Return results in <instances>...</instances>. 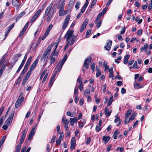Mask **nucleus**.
<instances>
[{
	"label": "nucleus",
	"mask_w": 152,
	"mask_h": 152,
	"mask_svg": "<svg viewBox=\"0 0 152 152\" xmlns=\"http://www.w3.org/2000/svg\"><path fill=\"white\" fill-rule=\"evenodd\" d=\"M52 7V5L51 4H50V6L47 7L45 12V16H47L50 13H52L51 12H50Z\"/></svg>",
	"instance_id": "obj_14"
},
{
	"label": "nucleus",
	"mask_w": 152,
	"mask_h": 152,
	"mask_svg": "<svg viewBox=\"0 0 152 152\" xmlns=\"http://www.w3.org/2000/svg\"><path fill=\"white\" fill-rule=\"evenodd\" d=\"M136 114L135 113H133L131 117L130 118V120H133L135 118Z\"/></svg>",
	"instance_id": "obj_47"
},
{
	"label": "nucleus",
	"mask_w": 152,
	"mask_h": 152,
	"mask_svg": "<svg viewBox=\"0 0 152 152\" xmlns=\"http://www.w3.org/2000/svg\"><path fill=\"white\" fill-rule=\"evenodd\" d=\"M122 82L121 81H118L116 83V85L118 86H120L122 84Z\"/></svg>",
	"instance_id": "obj_63"
},
{
	"label": "nucleus",
	"mask_w": 152,
	"mask_h": 152,
	"mask_svg": "<svg viewBox=\"0 0 152 152\" xmlns=\"http://www.w3.org/2000/svg\"><path fill=\"white\" fill-rule=\"evenodd\" d=\"M21 104V103L20 102V99H18L16 101L15 105V107L16 108H18Z\"/></svg>",
	"instance_id": "obj_29"
},
{
	"label": "nucleus",
	"mask_w": 152,
	"mask_h": 152,
	"mask_svg": "<svg viewBox=\"0 0 152 152\" xmlns=\"http://www.w3.org/2000/svg\"><path fill=\"white\" fill-rule=\"evenodd\" d=\"M102 127L101 126L97 125L96 126L95 130L96 132H99L101 130Z\"/></svg>",
	"instance_id": "obj_41"
},
{
	"label": "nucleus",
	"mask_w": 152,
	"mask_h": 152,
	"mask_svg": "<svg viewBox=\"0 0 152 152\" xmlns=\"http://www.w3.org/2000/svg\"><path fill=\"white\" fill-rule=\"evenodd\" d=\"M142 32V29H140L137 32V35H141Z\"/></svg>",
	"instance_id": "obj_62"
},
{
	"label": "nucleus",
	"mask_w": 152,
	"mask_h": 152,
	"mask_svg": "<svg viewBox=\"0 0 152 152\" xmlns=\"http://www.w3.org/2000/svg\"><path fill=\"white\" fill-rule=\"evenodd\" d=\"M134 88L135 89H138L140 88V85L138 83H136L134 85Z\"/></svg>",
	"instance_id": "obj_61"
},
{
	"label": "nucleus",
	"mask_w": 152,
	"mask_h": 152,
	"mask_svg": "<svg viewBox=\"0 0 152 152\" xmlns=\"http://www.w3.org/2000/svg\"><path fill=\"white\" fill-rule=\"evenodd\" d=\"M102 22V20H101L99 21L98 23H95L96 25V27L97 28H98L101 26V24Z\"/></svg>",
	"instance_id": "obj_44"
},
{
	"label": "nucleus",
	"mask_w": 152,
	"mask_h": 152,
	"mask_svg": "<svg viewBox=\"0 0 152 152\" xmlns=\"http://www.w3.org/2000/svg\"><path fill=\"white\" fill-rule=\"evenodd\" d=\"M19 0H12V4L13 6L17 7V9L20 6L19 4Z\"/></svg>",
	"instance_id": "obj_17"
},
{
	"label": "nucleus",
	"mask_w": 152,
	"mask_h": 152,
	"mask_svg": "<svg viewBox=\"0 0 152 152\" xmlns=\"http://www.w3.org/2000/svg\"><path fill=\"white\" fill-rule=\"evenodd\" d=\"M38 61L39 60L38 59H36L34 62L30 67V69L31 70H33L35 68V67L38 63Z\"/></svg>",
	"instance_id": "obj_16"
},
{
	"label": "nucleus",
	"mask_w": 152,
	"mask_h": 152,
	"mask_svg": "<svg viewBox=\"0 0 152 152\" xmlns=\"http://www.w3.org/2000/svg\"><path fill=\"white\" fill-rule=\"evenodd\" d=\"M110 136H104L102 137V140L104 141V143H106L110 140Z\"/></svg>",
	"instance_id": "obj_22"
},
{
	"label": "nucleus",
	"mask_w": 152,
	"mask_h": 152,
	"mask_svg": "<svg viewBox=\"0 0 152 152\" xmlns=\"http://www.w3.org/2000/svg\"><path fill=\"white\" fill-rule=\"evenodd\" d=\"M53 47V45H50L47 48L46 50L44 51L43 54L48 57L51 51V50Z\"/></svg>",
	"instance_id": "obj_8"
},
{
	"label": "nucleus",
	"mask_w": 152,
	"mask_h": 152,
	"mask_svg": "<svg viewBox=\"0 0 152 152\" xmlns=\"http://www.w3.org/2000/svg\"><path fill=\"white\" fill-rule=\"evenodd\" d=\"M28 68V67L25 66H24V69H23V70L21 72V74L22 75H23L27 71Z\"/></svg>",
	"instance_id": "obj_36"
},
{
	"label": "nucleus",
	"mask_w": 152,
	"mask_h": 152,
	"mask_svg": "<svg viewBox=\"0 0 152 152\" xmlns=\"http://www.w3.org/2000/svg\"><path fill=\"white\" fill-rule=\"evenodd\" d=\"M37 125L36 124L35 125V127H33L32 129H31L30 134L29 135L28 138V140H30L32 137H33V135L34 134V133H35L36 130V127L37 126Z\"/></svg>",
	"instance_id": "obj_7"
},
{
	"label": "nucleus",
	"mask_w": 152,
	"mask_h": 152,
	"mask_svg": "<svg viewBox=\"0 0 152 152\" xmlns=\"http://www.w3.org/2000/svg\"><path fill=\"white\" fill-rule=\"evenodd\" d=\"M88 5H87V4H85L84 5V6L81 9L80 12L83 13L85 11V10L86 9Z\"/></svg>",
	"instance_id": "obj_37"
},
{
	"label": "nucleus",
	"mask_w": 152,
	"mask_h": 152,
	"mask_svg": "<svg viewBox=\"0 0 152 152\" xmlns=\"http://www.w3.org/2000/svg\"><path fill=\"white\" fill-rule=\"evenodd\" d=\"M88 19H86L83 22L80 29V32H82L86 28V26L88 22Z\"/></svg>",
	"instance_id": "obj_9"
},
{
	"label": "nucleus",
	"mask_w": 152,
	"mask_h": 152,
	"mask_svg": "<svg viewBox=\"0 0 152 152\" xmlns=\"http://www.w3.org/2000/svg\"><path fill=\"white\" fill-rule=\"evenodd\" d=\"M70 124L71 126H73L75 123L77 121L78 119L76 117H74L73 118H70Z\"/></svg>",
	"instance_id": "obj_18"
},
{
	"label": "nucleus",
	"mask_w": 152,
	"mask_h": 152,
	"mask_svg": "<svg viewBox=\"0 0 152 152\" xmlns=\"http://www.w3.org/2000/svg\"><path fill=\"white\" fill-rule=\"evenodd\" d=\"M7 54H5L3 56L2 58L1 59V61L4 62V61H5V59L7 58Z\"/></svg>",
	"instance_id": "obj_48"
},
{
	"label": "nucleus",
	"mask_w": 152,
	"mask_h": 152,
	"mask_svg": "<svg viewBox=\"0 0 152 152\" xmlns=\"http://www.w3.org/2000/svg\"><path fill=\"white\" fill-rule=\"evenodd\" d=\"M7 63H8V60H6L4 62L1 68L0 69H1V70H2L3 71L6 68V66L7 65Z\"/></svg>",
	"instance_id": "obj_30"
},
{
	"label": "nucleus",
	"mask_w": 152,
	"mask_h": 152,
	"mask_svg": "<svg viewBox=\"0 0 152 152\" xmlns=\"http://www.w3.org/2000/svg\"><path fill=\"white\" fill-rule=\"evenodd\" d=\"M75 2V0H71L69 2L68 5H70V6H72L73 4Z\"/></svg>",
	"instance_id": "obj_54"
},
{
	"label": "nucleus",
	"mask_w": 152,
	"mask_h": 152,
	"mask_svg": "<svg viewBox=\"0 0 152 152\" xmlns=\"http://www.w3.org/2000/svg\"><path fill=\"white\" fill-rule=\"evenodd\" d=\"M12 121L9 118L6 121L5 123L6 124L10 125L12 123Z\"/></svg>",
	"instance_id": "obj_43"
},
{
	"label": "nucleus",
	"mask_w": 152,
	"mask_h": 152,
	"mask_svg": "<svg viewBox=\"0 0 152 152\" xmlns=\"http://www.w3.org/2000/svg\"><path fill=\"white\" fill-rule=\"evenodd\" d=\"M48 58V56H46L45 55H44V54H43V55L42 56L41 58L40 61H43L44 63H47Z\"/></svg>",
	"instance_id": "obj_21"
},
{
	"label": "nucleus",
	"mask_w": 152,
	"mask_h": 152,
	"mask_svg": "<svg viewBox=\"0 0 152 152\" xmlns=\"http://www.w3.org/2000/svg\"><path fill=\"white\" fill-rule=\"evenodd\" d=\"M91 61V58L90 56H89L86 58L84 62L83 66L85 67L86 69H87L89 67V64L87 63L88 62V63H90Z\"/></svg>",
	"instance_id": "obj_5"
},
{
	"label": "nucleus",
	"mask_w": 152,
	"mask_h": 152,
	"mask_svg": "<svg viewBox=\"0 0 152 152\" xmlns=\"http://www.w3.org/2000/svg\"><path fill=\"white\" fill-rule=\"evenodd\" d=\"M28 79V78L25 77L23 79V82H22V85H25V83H26V82L27 81V80Z\"/></svg>",
	"instance_id": "obj_58"
},
{
	"label": "nucleus",
	"mask_w": 152,
	"mask_h": 152,
	"mask_svg": "<svg viewBox=\"0 0 152 152\" xmlns=\"http://www.w3.org/2000/svg\"><path fill=\"white\" fill-rule=\"evenodd\" d=\"M53 27V25L52 24L50 25L47 28L45 33L42 38V40H44L49 34L50 31Z\"/></svg>",
	"instance_id": "obj_6"
},
{
	"label": "nucleus",
	"mask_w": 152,
	"mask_h": 152,
	"mask_svg": "<svg viewBox=\"0 0 152 152\" xmlns=\"http://www.w3.org/2000/svg\"><path fill=\"white\" fill-rule=\"evenodd\" d=\"M97 0H93L92 1L91 5L90 7L91 8H92L94 6L95 4L97 2Z\"/></svg>",
	"instance_id": "obj_57"
},
{
	"label": "nucleus",
	"mask_w": 152,
	"mask_h": 152,
	"mask_svg": "<svg viewBox=\"0 0 152 152\" xmlns=\"http://www.w3.org/2000/svg\"><path fill=\"white\" fill-rule=\"evenodd\" d=\"M129 58V55H126L124 57V64H126L127 63L128 61V59Z\"/></svg>",
	"instance_id": "obj_24"
},
{
	"label": "nucleus",
	"mask_w": 152,
	"mask_h": 152,
	"mask_svg": "<svg viewBox=\"0 0 152 152\" xmlns=\"http://www.w3.org/2000/svg\"><path fill=\"white\" fill-rule=\"evenodd\" d=\"M78 86H76L75 87L74 89V95L75 96L77 95H78Z\"/></svg>",
	"instance_id": "obj_38"
},
{
	"label": "nucleus",
	"mask_w": 152,
	"mask_h": 152,
	"mask_svg": "<svg viewBox=\"0 0 152 152\" xmlns=\"http://www.w3.org/2000/svg\"><path fill=\"white\" fill-rule=\"evenodd\" d=\"M137 61H135L133 65V68H134V69H137L138 68V67H137Z\"/></svg>",
	"instance_id": "obj_60"
},
{
	"label": "nucleus",
	"mask_w": 152,
	"mask_h": 152,
	"mask_svg": "<svg viewBox=\"0 0 152 152\" xmlns=\"http://www.w3.org/2000/svg\"><path fill=\"white\" fill-rule=\"evenodd\" d=\"M28 56V54L26 53L22 62L25 63Z\"/></svg>",
	"instance_id": "obj_59"
},
{
	"label": "nucleus",
	"mask_w": 152,
	"mask_h": 152,
	"mask_svg": "<svg viewBox=\"0 0 152 152\" xmlns=\"http://www.w3.org/2000/svg\"><path fill=\"white\" fill-rule=\"evenodd\" d=\"M107 63L106 62H104L103 63V66L104 68V71H106L109 69V66L107 65Z\"/></svg>",
	"instance_id": "obj_33"
},
{
	"label": "nucleus",
	"mask_w": 152,
	"mask_h": 152,
	"mask_svg": "<svg viewBox=\"0 0 152 152\" xmlns=\"http://www.w3.org/2000/svg\"><path fill=\"white\" fill-rule=\"evenodd\" d=\"M71 144L70 149L71 150H73L75 148L76 144V140L75 137H72L71 141Z\"/></svg>",
	"instance_id": "obj_11"
},
{
	"label": "nucleus",
	"mask_w": 152,
	"mask_h": 152,
	"mask_svg": "<svg viewBox=\"0 0 152 152\" xmlns=\"http://www.w3.org/2000/svg\"><path fill=\"white\" fill-rule=\"evenodd\" d=\"M21 145L19 144L18 145L16 146L15 150H18L20 151L21 149Z\"/></svg>",
	"instance_id": "obj_56"
},
{
	"label": "nucleus",
	"mask_w": 152,
	"mask_h": 152,
	"mask_svg": "<svg viewBox=\"0 0 152 152\" xmlns=\"http://www.w3.org/2000/svg\"><path fill=\"white\" fill-rule=\"evenodd\" d=\"M29 24V22H28L25 25L23 29L22 30L21 32L20 33V35L19 36L20 37H21L24 34L26 29L27 28V27L28 26Z\"/></svg>",
	"instance_id": "obj_10"
},
{
	"label": "nucleus",
	"mask_w": 152,
	"mask_h": 152,
	"mask_svg": "<svg viewBox=\"0 0 152 152\" xmlns=\"http://www.w3.org/2000/svg\"><path fill=\"white\" fill-rule=\"evenodd\" d=\"M66 113L67 115L72 117H74L75 116V113H74L71 114L70 113L69 111L67 112Z\"/></svg>",
	"instance_id": "obj_55"
},
{
	"label": "nucleus",
	"mask_w": 152,
	"mask_h": 152,
	"mask_svg": "<svg viewBox=\"0 0 152 152\" xmlns=\"http://www.w3.org/2000/svg\"><path fill=\"white\" fill-rule=\"evenodd\" d=\"M112 44V41L110 40H108L107 41L106 43V45L104 47L107 50H110Z\"/></svg>",
	"instance_id": "obj_12"
},
{
	"label": "nucleus",
	"mask_w": 152,
	"mask_h": 152,
	"mask_svg": "<svg viewBox=\"0 0 152 152\" xmlns=\"http://www.w3.org/2000/svg\"><path fill=\"white\" fill-rule=\"evenodd\" d=\"M6 139V137L5 136H4L1 138V140L0 141V148L1 147V145H3Z\"/></svg>",
	"instance_id": "obj_32"
},
{
	"label": "nucleus",
	"mask_w": 152,
	"mask_h": 152,
	"mask_svg": "<svg viewBox=\"0 0 152 152\" xmlns=\"http://www.w3.org/2000/svg\"><path fill=\"white\" fill-rule=\"evenodd\" d=\"M95 67V64L94 63H91V68L93 71Z\"/></svg>",
	"instance_id": "obj_50"
},
{
	"label": "nucleus",
	"mask_w": 152,
	"mask_h": 152,
	"mask_svg": "<svg viewBox=\"0 0 152 152\" xmlns=\"http://www.w3.org/2000/svg\"><path fill=\"white\" fill-rule=\"evenodd\" d=\"M148 44L147 43H145L144 45V47H142L141 48V51L142 52L143 51V50H144L145 52H146V50L147 48L148 47Z\"/></svg>",
	"instance_id": "obj_26"
},
{
	"label": "nucleus",
	"mask_w": 152,
	"mask_h": 152,
	"mask_svg": "<svg viewBox=\"0 0 152 152\" xmlns=\"http://www.w3.org/2000/svg\"><path fill=\"white\" fill-rule=\"evenodd\" d=\"M77 82H78L79 84L82 83V79L81 77L80 76L77 79Z\"/></svg>",
	"instance_id": "obj_46"
},
{
	"label": "nucleus",
	"mask_w": 152,
	"mask_h": 152,
	"mask_svg": "<svg viewBox=\"0 0 152 152\" xmlns=\"http://www.w3.org/2000/svg\"><path fill=\"white\" fill-rule=\"evenodd\" d=\"M54 52H53L50 56V65H51L55 61L56 57L55 56H54Z\"/></svg>",
	"instance_id": "obj_15"
},
{
	"label": "nucleus",
	"mask_w": 152,
	"mask_h": 152,
	"mask_svg": "<svg viewBox=\"0 0 152 152\" xmlns=\"http://www.w3.org/2000/svg\"><path fill=\"white\" fill-rule=\"evenodd\" d=\"M27 132V129H25L22 132V135L20 137V139L24 140L26 134Z\"/></svg>",
	"instance_id": "obj_20"
},
{
	"label": "nucleus",
	"mask_w": 152,
	"mask_h": 152,
	"mask_svg": "<svg viewBox=\"0 0 152 152\" xmlns=\"http://www.w3.org/2000/svg\"><path fill=\"white\" fill-rule=\"evenodd\" d=\"M152 8V0H151V3L149 4L148 7V9L149 10H151Z\"/></svg>",
	"instance_id": "obj_64"
},
{
	"label": "nucleus",
	"mask_w": 152,
	"mask_h": 152,
	"mask_svg": "<svg viewBox=\"0 0 152 152\" xmlns=\"http://www.w3.org/2000/svg\"><path fill=\"white\" fill-rule=\"evenodd\" d=\"M24 64V63H23L22 62H21V64L20 65L18 68V69H17V70L16 71V73H18L20 72V70H21V68L23 67Z\"/></svg>",
	"instance_id": "obj_35"
},
{
	"label": "nucleus",
	"mask_w": 152,
	"mask_h": 152,
	"mask_svg": "<svg viewBox=\"0 0 152 152\" xmlns=\"http://www.w3.org/2000/svg\"><path fill=\"white\" fill-rule=\"evenodd\" d=\"M54 13V11H53V12L52 13H50L49 15H48L47 19V21L48 22H49L51 20L52 17V16L53 15Z\"/></svg>",
	"instance_id": "obj_27"
},
{
	"label": "nucleus",
	"mask_w": 152,
	"mask_h": 152,
	"mask_svg": "<svg viewBox=\"0 0 152 152\" xmlns=\"http://www.w3.org/2000/svg\"><path fill=\"white\" fill-rule=\"evenodd\" d=\"M64 3L63 2L59 3L58 7V9H59V16H62L66 14L64 11Z\"/></svg>",
	"instance_id": "obj_3"
},
{
	"label": "nucleus",
	"mask_w": 152,
	"mask_h": 152,
	"mask_svg": "<svg viewBox=\"0 0 152 152\" xmlns=\"http://www.w3.org/2000/svg\"><path fill=\"white\" fill-rule=\"evenodd\" d=\"M67 57H68L67 54H66L63 57L62 60L61 61V60H60L56 68H55V72H56L57 73V72H60L63 65L67 58Z\"/></svg>",
	"instance_id": "obj_2"
},
{
	"label": "nucleus",
	"mask_w": 152,
	"mask_h": 152,
	"mask_svg": "<svg viewBox=\"0 0 152 152\" xmlns=\"http://www.w3.org/2000/svg\"><path fill=\"white\" fill-rule=\"evenodd\" d=\"M15 113V111H13L10 114V115L9 117V118L12 121L13 120V117L14 116Z\"/></svg>",
	"instance_id": "obj_42"
},
{
	"label": "nucleus",
	"mask_w": 152,
	"mask_h": 152,
	"mask_svg": "<svg viewBox=\"0 0 152 152\" xmlns=\"http://www.w3.org/2000/svg\"><path fill=\"white\" fill-rule=\"evenodd\" d=\"M113 68L112 67L110 68L109 69L110 73L109 74V77L110 78H111L113 77Z\"/></svg>",
	"instance_id": "obj_28"
},
{
	"label": "nucleus",
	"mask_w": 152,
	"mask_h": 152,
	"mask_svg": "<svg viewBox=\"0 0 152 152\" xmlns=\"http://www.w3.org/2000/svg\"><path fill=\"white\" fill-rule=\"evenodd\" d=\"M14 26V23H12L10 25L8 28L7 30H8V32H9L13 28Z\"/></svg>",
	"instance_id": "obj_49"
},
{
	"label": "nucleus",
	"mask_w": 152,
	"mask_h": 152,
	"mask_svg": "<svg viewBox=\"0 0 152 152\" xmlns=\"http://www.w3.org/2000/svg\"><path fill=\"white\" fill-rule=\"evenodd\" d=\"M32 58V57L31 56L29 58L25 65V66L28 67H29Z\"/></svg>",
	"instance_id": "obj_23"
},
{
	"label": "nucleus",
	"mask_w": 152,
	"mask_h": 152,
	"mask_svg": "<svg viewBox=\"0 0 152 152\" xmlns=\"http://www.w3.org/2000/svg\"><path fill=\"white\" fill-rule=\"evenodd\" d=\"M80 3L79 1H77L76 3L75 6V7L77 9H78L79 8Z\"/></svg>",
	"instance_id": "obj_51"
},
{
	"label": "nucleus",
	"mask_w": 152,
	"mask_h": 152,
	"mask_svg": "<svg viewBox=\"0 0 152 152\" xmlns=\"http://www.w3.org/2000/svg\"><path fill=\"white\" fill-rule=\"evenodd\" d=\"M41 12V9H39L35 14L34 15L38 17L39 15L40 14Z\"/></svg>",
	"instance_id": "obj_53"
},
{
	"label": "nucleus",
	"mask_w": 152,
	"mask_h": 152,
	"mask_svg": "<svg viewBox=\"0 0 152 152\" xmlns=\"http://www.w3.org/2000/svg\"><path fill=\"white\" fill-rule=\"evenodd\" d=\"M70 17L69 15H68L66 16L62 25V29L64 30L67 27L69 21Z\"/></svg>",
	"instance_id": "obj_4"
},
{
	"label": "nucleus",
	"mask_w": 152,
	"mask_h": 152,
	"mask_svg": "<svg viewBox=\"0 0 152 152\" xmlns=\"http://www.w3.org/2000/svg\"><path fill=\"white\" fill-rule=\"evenodd\" d=\"M112 112L111 110L109 111V109H108L107 107H105V114L106 115L107 117H109L110 115Z\"/></svg>",
	"instance_id": "obj_19"
},
{
	"label": "nucleus",
	"mask_w": 152,
	"mask_h": 152,
	"mask_svg": "<svg viewBox=\"0 0 152 152\" xmlns=\"http://www.w3.org/2000/svg\"><path fill=\"white\" fill-rule=\"evenodd\" d=\"M73 30H69L66 33L64 38L69 43L71 40L76 39V37L73 34Z\"/></svg>",
	"instance_id": "obj_1"
},
{
	"label": "nucleus",
	"mask_w": 152,
	"mask_h": 152,
	"mask_svg": "<svg viewBox=\"0 0 152 152\" xmlns=\"http://www.w3.org/2000/svg\"><path fill=\"white\" fill-rule=\"evenodd\" d=\"M26 14V12H22L20 13V14L17 17V19H18L20 18L21 17H22L23 15H25Z\"/></svg>",
	"instance_id": "obj_34"
},
{
	"label": "nucleus",
	"mask_w": 152,
	"mask_h": 152,
	"mask_svg": "<svg viewBox=\"0 0 152 152\" xmlns=\"http://www.w3.org/2000/svg\"><path fill=\"white\" fill-rule=\"evenodd\" d=\"M56 74V72H55L53 76L51 77L50 79L49 85H48V86L50 87V88H51V87L52 86L53 84L54 80V79H55Z\"/></svg>",
	"instance_id": "obj_13"
},
{
	"label": "nucleus",
	"mask_w": 152,
	"mask_h": 152,
	"mask_svg": "<svg viewBox=\"0 0 152 152\" xmlns=\"http://www.w3.org/2000/svg\"><path fill=\"white\" fill-rule=\"evenodd\" d=\"M119 132L118 130H116L114 132L113 135V137L115 139H116L117 138V136L119 134Z\"/></svg>",
	"instance_id": "obj_31"
},
{
	"label": "nucleus",
	"mask_w": 152,
	"mask_h": 152,
	"mask_svg": "<svg viewBox=\"0 0 152 152\" xmlns=\"http://www.w3.org/2000/svg\"><path fill=\"white\" fill-rule=\"evenodd\" d=\"M84 95L86 97L90 94V90L89 89H86L84 92Z\"/></svg>",
	"instance_id": "obj_25"
},
{
	"label": "nucleus",
	"mask_w": 152,
	"mask_h": 152,
	"mask_svg": "<svg viewBox=\"0 0 152 152\" xmlns=\"http://www.w3.org/2000/svg\"><path fill=\"white\" fill-rule=\"evenodd\" d=\"M47 71V69L46 68L43 71V72L41 76H40L39 80H41L43 77L44 75H45V74L46 73Z\"/></svg>",
	"instance_id": "obj_39"
},
{
	"label": "nucleus",
	"mask_w": 152,
	"mask_h": 152,
	"mask_svg": "<svg viewBox=\"0 0 152 152\" xmlns=\"http://www.w3.org/2000/svg\"><path fill=\"white\" fill-rule=\"evenodd\" d=\"M132 110H129L127 111L126 113V114L125 115V117H126L127 118H128L129 116L131 114L132 112Z\"/></svg>",
	"instance_id": "obj_40"
},
{
	"label": "nucleus",
	"mask_w": 152,
	"mask_h": 152,
	"mask_svg": "<svg viewBox=\"0 0 152 152\" xmlns=\"http://www.w3.org/2000/svg\"><path fill=\"white\" fill-rule=\"evenodd\" d=\"M37 17L34 15L31 18V19L30 21V23H32L33 22H34Z\"/></svg>",
	"instance_id": "obj_45"
},
{
	"label": "nucleus",
	"mask_w": 152,
	"mask_h": 152,
	"mask_svg": "<svg viewBox=\"0 0 152 152\" xmlns=\"http://www.w3.org/2000/svg\"><path fill=\"white\" fill-rule=\"evenodd\" d=\"M59 43V42H58V43L56 44V43L55 42L52 45H53V46L54 45H55V49L54 50H53V52H54V53H55V51L56 50V49L58 45V44Z\"/></svg>",
	"instance_id": "obj_52"
}]
</instances>
